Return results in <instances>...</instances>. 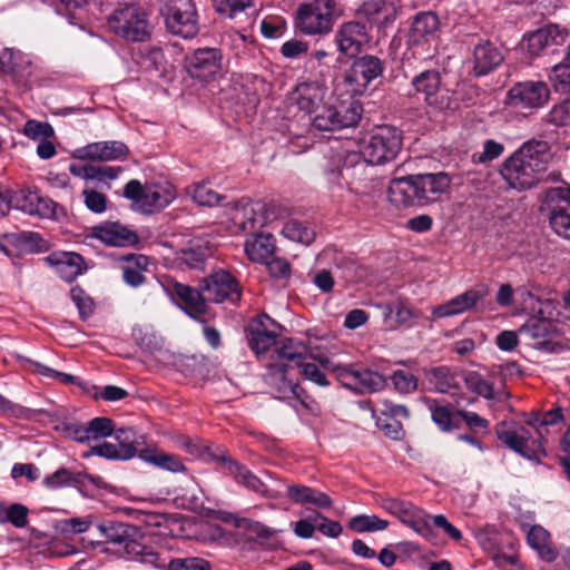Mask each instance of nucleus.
I'll return each mask as SVG.
<instances>
[{
  "instance_id": "1",
  "label": "nucleus",
  "mask_w": 570,
  "mask_h": 570,
  "mask_svg": "<svg viewBox=\"0 0 570 570\" xmlns=\"http://www.w3.org/2000/svg\"><path fill=\"white\" fill-rule=\"evenodd\" d=\"M402 148V135L393 126H379L366 135L360 142L358 153H348L345 156L337 154V160L343 165L341 168L331 170L332 179L338 177L348 179L354 177V169L365 168V164L383 165L396 158Z\"/></svg>"
},
{
  "instance_id": "2",
  "label": "nucleus",
  "mask_w": 570,
  "mask_h": 570,
  "mask_svg": "<svg viewBox=\"0 0 570 570\" xmlns=\"http://www.w3.org/2000/svg\"><path fill=\"white\" fill-rule=\"evenodd\" d=\"M548 163L547 142L530 140L523 142L502 163L500 175L512 189L519 191L531 189L542 179Z\"/></svg>"
},
{
  "instance_id": "3",
  "label": "nucleus",
  "mask_w": 570,
  "mask_h": 570,
  "mask_svg": "<svg viewBox=\"0 0 570 570\" xmlns=\"http://www.w3.org/2000/svg\"><path fill=\"white\" fill-rule=\"evenodd\" d=\"M97 529L106 542L121 546L128 560L138 561L150 567H164L165 563L160 560L158 552L135 539L138 533L136 527L122 522H110L99 524Z\"/></svg>"
},
{
  "instance_id": "4",
  "label": "nucleus",
  "mask_w": 570,
  "mask_h": 570,
  "mask_svg": "<svg viewBox=\"0 0 570 570\" xmlns=\"http://www.w3.org/2000/svg\"><path fill=\"white\" fill-rule=\"evenodd\" d=\"M340 12L335 0H304L295 14V28L305 36H326Z\"/></svg>"
},
{
  "instance_id": "5",
  "label": "nucleus",
  "mask_w": 570,
  "mask_h": 570,
  "mask_svg": "<svg viewBox=\"0 0 570 570\" xmlns=\"http://www.w3.org/2000/svg\"><path fill=\"white\" fill-rule=\"evenodd\" d=\"M542 414L532 413L527 419V424L532 426L538 436L534 438L531 432L523 426L502 425L497 430L498 438L511 450L529 460H539L546 454L543 448V425H541Z\"/></svg>"
},
{
  "instance_id": "6",
  "label": "nucleus",
  "mask_w": 570,
  "mask_h": 570,
  "mask_svg": "<svg viewBox=\"0 0 570 570\" xmlns=\"http://www.w3.org/2000/svg\"><path fill=\"white\" fill-rule=\"evenodd\" d=\"M361 115L362 107L357 101H342L332 94L314 110L309 121L318 130L333 131L356 126Z\"/></svg>"
},
{
  "instance_id": "7",
  "label": "nucleus",
  "mask_w": 570,
  "mask_h": 570,
  "mask_svg": "<svg viewBox=\"0 0 570 570\" xmlns=\"http://www.w3.org/2000/svg\"><path fill=\"white\" fill-rule=\"evenodd\" d=\"M108 26L117 36L127 41H145L150 36V24L146 12L134 4L116 9L108 18Z\"/></svg>"
},
{
  "instance_id": "8",
  "label": "nucleus",
  "mask_w": 570,
  "mask_h": 570,
  "mask_svg": "<svg viewBox=\"0 0 570 570\" xmlns=\"http://www.w3.org/2000/svg\"><path fill=\"white\" fill-rule=\"evenodd\" d=\"M324 370L336 373L337 380L357 393H374L384 389L385 379L377 372L354 366L334 365L327 357H316Z\"/></svg>"
},
{
  "instance_id": "9",
  "label": "nucleus",
  "mask_w": 570,
  "mask_h": 570,
  "mask_svg": "<svg viewBox=\"0 0 570 570\" xmlns=\"http://www.w3.org/2000/svg\"><path fill=\"white\" fill-rule=\"evenodd\" d=\"M541 210L547 214L552 230L570 240V187L548 189L542 198Z\"/></svg>"
},
{
  "instance_id": "10",
  "label": "nucleus",
  "mask_w": 570,
  "mask_h": 570,
  "mask_svg": "<svg viewBox=\"0 0 570 570\" xmlns=\"http://www.w3.org/2000/svg\"><path fill=\"white\" fill-rule=\"evenodd\" d=\"M124 196L132 200L134 206L142 213L161 209L175 199V193L170 186H142L136 179L126 184Z\"/></svg>"
},
{
  "instance_id": "11",
  "label": "nucleus",
  "mask_w": 570,
  "mask_h": 570,
  "mask_svg": "<svg viewBox=\"0 0 570 570\" xmlns=\"http://www.w3.org/2000/svg\"><path fill=\"white\" fill-rule=\"evenodd\" d=\"M382 507L425 540L430 542L435 540L436 537L430 522V515L424 510L409 501L395 498L384 499Z\"/></svg>"
},
{
  "instance_id": "12",
  "label": "nucleus",
  "mask_w": 570,
  "mask_h": 570,
  "mask_svg": "<svg viewBox=\"0 0 570 570\" xmlns=\"http://www.w3.org/2000/svg\"><path fill=\"white\" fill-rule=\"evenodd\" d=\"M267 384L273 387L279 399L296 397L312 413H317V403L305 394L304 390L288 376V366L283 361L269 363L265 375Z\"/></svg>"
},
{
  "instance_id": "13",
  "label": "nucleus",
  "mask_w": 570,
  "mask_h": 570,
  "mask_svg": "<svg viewBox=\"0 0 570 570\" xmlns=\"http://www.w3.org/2000/svg\"><path fill=\"white\" fill-rule=\"evenodd\" d=\"M384 71L382 60L372 55L357 58L346 72L345 81L354 96L363 95L370 83Z\"/></svg>"
},
{
  "instance_id": "14",
  "label": "nucleus",
  "mask_w": 570,
  "mask_h": 570,
  "mask_svg": "<svg viewBox=\"0 0 570 570\" xmlns=\"http://www.w3.org/2000/svg\"><path fill=\"white\" fill-rule=\"evenodd\" d=\"M165 20L171 33L185 39L195 37L199 30L195 4L191 0H178L168 7Z\"/></svg>"
},
{
  "instance_id": "15",
  "label": "nucleus",
  "mask_w": 570,
  "mask_h": 570,
  "mask_svg": "<svg viewBox=\"0 0 570 570\" xmlns=\"http://www.w3.org/2000/svg\"><path fill=\"white\" fill-rule=\"evenodd\" d=\"M550 97L543 81H524L514 85L507 95V104L514 108H540Z\"/></svg>"
},
{
  "instance_id": "16",
  "label": "nucleus",
  "mask_w": 570,
  "mask_h": 570,
  "mask_svg": "<svg viewBox=\"0 0 570 570\" xmlns=\"http://www.w3.org/2000/svg\"><path fill=\"white\" fill-rule=\"evenodd\" d=\"M204 296L207 301L236 303L240 298L239 284L228 272L219 269L214 272L203 284Z\"/></svg>"
},
{
  "instance_id": "17",
  "label": "nucleus",
  "mask_w": 570,
  "mask_h": 570,
  "mask_svg": "<svg viewBox=\"0 0 570 570\" xmlns=\"http://www.w3.org/2000/svg\"><path fill=\"white\" fill-rule=\"evenodd\" d=\"M334 40L342 55L353 58L368 43L370 37L363 23L348 21L338 27Z\"/></svg>"
},
{
  "instance_id": "18",
  "label": "nucleus",
  "mask_w": 570,
  "mask_h": 570,
  "mask_svg": "<svg viewBox=\"0 0 570 570\" xmlns=\"http://www.w3.org/2000/svg\"><path fill=\"white\" fill-rule=\"evenodd\" d=\"M281 326L268 315L262 314L254 318L249 325L248 343L257 354L269 350L279 335Z\"/></svg>"
},
{
  "instance_id": "19",
  "label": "nucleus",
  "mask_w": 570,
  "mask_h": 570,
  "mask_svg": "<svg viewBox=\"0 0 570 570\" xmlns=\"http://www.w3.org/2000/svg\"><path fill=\"white\" fill-rule=\"evenodd\" d=\"M332 95L328 88L320 81H305L298 83L292 92V100L299 110L311 119L314 110Z\"/></svg>"
},
{
  "instance_id": "20",
  "label": "nucleus",
  "mask_w": 570,
  "mask_h": 570,
  "mask_svg": "<svg viewBox=\"0 0 570 570\" xmlns=\"http://www.w3.org/2000/svg\"><path fill=\"white\" fill-rule=\"evenodd\" d=\"M414 181L419 206L438 202L451 184L449 176L443 173L414 175Z\"/></svg>"
},
{
  "instance_id": "21",
  "label": "nucleus",
  "mask_w": 570,
  "mask_h": 570,
  "mask_svg": "<svg viewBox=\"0 0 570 570\" xmlns=\"http://www.w3.org/2000/svg\"><path fill=\"white\" fill-rule=\"evenodd\" d=\"M222 53L216 48H200L188 59V71L191 77L209 80L222 70Z\"/></svg>"
},
{
  "instance_id": "22",
  "label": "nucleus",
  "mask_w": 570,
  "mask_h": 570,
  "mask_svg": "<svg viewBox=\"0 0 570 570\" xmlns=\"http://www.w3.org/2000/svg\"><path fill=\"white\" fill-rule=\"evenodd\" d=\"M127 154L128 147L117 140L91 142L75 150V157L82 160H119Z\"/></svg>"
},
{
  "instance_id": "23",
  "label": "nucleus",
  "mask_w": 570,
  "mask_h": 570,
  "mask_svg": "<svg viewBox=\"0 0 570 570\" xmlns=\"http://www.w3.org/2000/svg\"><path fill=\"white\" fill-rule=\"evenodd\" d=\"M440 21L433 12L417 13L407 33V45L420 47L436 39Z\"/></svg>"
},
{
  "instance_id": "24",
  "label": "nucleus",
  "mask_w": 570,
  "mask_h": 570,
  "mask_svg": "<svg viewBox=\"0 0 570 570\" xmlns=\"http://www.w3.org/2000/svg\"><path fill=\"white\" fill-rule=\"evenodd\" d=\"M412 86L415 92L423 96L424 101L436 109L448 104L441 92V76L436 70H425L413 78Z\"/></svg>"
},
{
  "instance_id": "25",
  "label": "nucleus",
  "mask_w": 570,
  "mask_h": 570,
  "mask_svg": "<svg viewBox=\"0 0 570 570\" xmlns=\"http://www.w3.org/2000/svg\"><path fill=\"white\" fill-rule=\"evenodd\" d=\"M10 204L31 216L50 217L53 215L55 203L29 189L17 191L12 196Z\"/></svg>"
},
{
  "instance_id": "26",
  "label": "nucleus",
  "mask_w": 570,
  "mask_h": 570,
  "mask_svg": "<svg viewBox=\"0 0 570 570\" xmlns=\"http://www.w3.org/2000/svg\"><path fill=\"white\" fill-rule=\"evenodd\" d=\"M568 37L566 29L549 24L530 33L523 42L524 50L531 56H538L549 45H562Z\"/></svg>"
},
{
  "instance_id": "27",
  "label": "nucleus",
  "mask_w": 570,
  "mask_h": 570,
  "mask_svg": "<svg viewBox=\"0 0 570 570\" xmlns=\"http://www.w3.org/2000/svg\"><path fill=\"white\" fill-rule=\"evenodd\" d=\"M46 262L66 282H72L86 269L81 255L73 252H53L46 257Z\"/></svg>"
},
{
  "instance_id": "28",
  "label": "nucleus",
  "mask_w": 570,
  "mask_h": 570,
  "mask_svg": "<svg viewBox=\"0 0 570 570\" xmlns=\"http://www.w3.org/2000/svg\"><path fill=\"white\" fill-rule=\"evenodd\" d=\"M358 14L377 28L391 26L397 16V9L390 0H368L358 9Z\"/></svg>"
},
{
  "instance_id": "29",
  "label": "nucleus",
  "mask_w": 570,
  "mask_h": 570,
  "mask_svg": "<svg viewBox=\"0 0 570 570\" xmlns=\"http://www.w3.org/2000/svg\"><path fill=\"white\" fill-rule=\"evenodd\" d=\"M482 296L483 294L475 288L468 289L448 302L433 307L432 315L434 318H443L462 314L472 309Z\"/></svg>"
},
{
  "instance_id": "30",
  "label": "nucleus",
  "mask_w": 570,
  "mask_h": 570,
  "mask_svg": "<svg viewBox=\"0 0 570 570\" xmlns=\"http://www.w3.org/2000/svg\"><path fill=\"white\" fill-rule=\"evenodd\" d=\"M503 61L501 51L490 41H481L473 49V72L485 76Z\"/></svg>"
},
{
  "instance_id": "31",
  "label": "nucleus",
  "mask_w": 570,
  "mask_h": 570,
  "mask_svg": "<svg viewBox=\"0 0 570 570\" xmlns=\"http://www.w3.org/2000/svg\"><path fill=\"white\" fill-rule=\"evenodd\" d=\"M387 196L391 204L399 208L419 206L414 175L392 179L389 185Z\"/></svg>"
},
{
  "instance_id": "32",
  "label": "nucleus",
  "mask_w": 570,
  "mask_h": 570,
  "mask_svg": "<svg viewBox=\"0 0 570 570\" xmlns=\"http://www.w3.org/2000/svg\"><path fill=\"white\" fill-rule=\"evenodd\" d=\"M94 235L102 243L110 246H129L138 242V236L132 230L119 223H105L94 228Z\"/></svg>"
},
{
  "instance_id": "33",
  "label": "nucleus",
  "mask_w": 570,
  "mask_h": 570,
  "mask_svg": "<svg viewBox=\"0 0 570 570\" xmlns=\"http://www.w3.org/2000/svg\"><path fill=\"white\" fill-rule=\"evenodd\" d=\"M286 495L297 504H313L318 509H330L333 505V500L326 493L303 484L288 485Z\"/></svg>"
},
{
  "instance_id": "34",
  "label": "nucleus",
  "mask_w": 570,
  "mask_h": 570,
  "mask_svg": "<svg viewBox=\"0 0 570 570\" xmlns=\"http://www.w3.org/2000/svg\"><path fill=\"white\" fill-rule=\"evenodd\" d=\"M218 460L222 462L225 472L230 474L237 483L257 493L265 492V484L246 466L225 454L219 456Z\"/></svg>"
},
{
  "instance_id": "35",
  "label": "nucleus",
  "mask_w": 570,
  "mask_h": 570,
  "mask_svg": "<svg viewBox=\"0 0 570 570\" xmlns=\"http://www.w3.org/2000/svg\"><path fill=\"white\" fill-rule=\"evenodd\" d=\"M424 403L430 410L432 421L441 431L449 432L459 428L460 412H455L450 404H444L432 399H425Z\"/></svg>"
},
{
  "instance_id": "36",
  "label": "nucleus",
  "mask_w": 570,
  "mask_h": 570,
  "mask_svg": "<svg viewBox=\"0 0 570 570\" xmlns=\"http://www.w3.org/2000/svg\"><path fill=\"white\" fill-rule=\"evenodd\" d=\"M425 381L429 389L436 393H449L459 386L455 373L446 366L428 370L425 372Z\"/></svg>"
},
{
  "instance_id": "37",
  "label": "nucleus",
  "mask_w": 570,
  "mask_h": 570,
  "mask_svg": "<svg viewBox=\"0 0 570 570\" xmlns=\"http://www.w3.org/2000/svg\"><path fill=\"white\" fill-rule=\"evenodd\" d=\"M527 541L542 560L551 562L557 559L558 552L551 543L550 534L541 525L530 528L527 534Z\"/></svg>"
},
{
  "instance_id": "38",
  "label": "nucleus",
  "mask_w": 570,
  "mask_h": 570,
  "mask_svg": "<svg viewBox=\"0 0 570 570\" xmlns=\"http://www.w3.org/2000/svg\"><path fill=\"white\" fill-rule=\"evenodd\" d=\"M1 63L7 72L20 78H29L33 72V65L28 55L13 49H4Z\"/></svg>"
},
{
  "instance_id": "39",
  "label": "nucleus",
  "mask_w": 570,
  "mask_h": 570,
  "mask_svg": "<svg viewBox=\"0 0 570 570\" xmlns=\"http://www.w3.org/2000/svg\"><path fill=\"white\" fill-rule=\"evenodd\" d=\"M275 248L273 236L258 234L245 242L244 250L253 262L264 263L269 259Z\"/></svg>"
},
{
  "instance_id": "40",
  "label": "nucleus",
  "mask_w": 570,
  "mask_h": 570,
  "mask_svg": "<svg viewBox=\"0 0 570 570\" xmlns=\"http://www.w3.org/2000/svg\"><path fill=\"white\" fill-rule=\"evenodd\" d=\"M262 209L259 203L250 200L237 203L230 212V218L242 230L255 228L258 223L257 212Z\"/></svg>"
},
{
  "instance_id": "41",
  "label": "nucleus",
  "mask_w": 570,
  "mask_h": 570,
  "mask_svg": "<svg viewBox=\"0 0 570 570\" xmlns=\"http://www.w3.org/2000/svg\"><path fill=\"white\" fill-rule=\"evenodd\" d=\"M173 293L184 303L188 313H203L205 311L207 298L204 296L203 287L199 292L190 286L176 283L173 286Z\"/></svg>"
},
{
  "instance_id": "42",
  "label": "nucleus",
  "mask_w": 570,
  "mask_h": 570,
  "mask_svg": "<svg viewBox=\"0 0 570 570\" xmlns=\"http://www.w3.org/2000/svg\"><path fill=\"white\" fill-rule=\"evenodd\" d=\"M538 313L540 316H531L520 326L519 333L531 340H546L551 333L552 324L542 308H539Z\"/></svg>"
},
{
  "instance_id": "43",
  "label": "nucleus",
  "mask_w": 570,
  "mask_h": 570,
  "mask_svg": "<svg viewBox=\"0 0 570 570\" xmlns=\"http://www.w3.org/2000/svg\"><path fill=\"white\" fill-rule=\"evenodd\" d=\"M29 509L21 503L7 504L0 501V524L11 523L16 528L28 524Z\"/></svg>"
},
{
  "instance_id": "44",
  "label": "nucleus",
  "mask_w": 570,
  "mask_h": 570,
  "mask_svg": "<svg viewBox=\"0 0 570 570\" xmlns=\"http://www.w3.org/2000/svg\"><path fill=\"white\" fill-rule=\"evenodd\" d=\"M136 431L131 428L118 429L115 432V445L121 453L122 460L132 459L137 453V446L140 444Z\"/></svg>"
},
{
  "instance_id": "45",
  "label": "nucleus",
  "mask_w": 570,
  "mask_h": 570,
  "mask_svg": "<svg viewBox=\"0 0 570 570\" xmlns=\"http://www.w3.org/2000/svg\"><path fill=\"white\" fill-rule=\"evenodd\" d=\"M141 458L146 462L173 473H180L186 470L180 458L175 454L166 452H151L142 454Z\"/></svg>"
},
{
  "instance_id": "46",
  "label": "nucleus",
  "mask_w": 570,
  "mask_h": 570,
  "mask_svg": "<svg viewBox=\"0 0 570 570\" xmlns=\"http://www.w3.org/2000/svg\"><path fill=\"white\" fill-rule=\"evenodd\" d=\"M389 527V521L375 514H358L348 522V528L356 533L383 531Z\"/></svg>"
},
{
  "instance_id": "47",
  "label": "nucleus",
  "mask_w": 570,
  "mask_h": 570,
  "mask_svg": "<svg viewBox=\"0 0 570 570\" xmlns=\"http://www.w3.org/2000/svg\"><path fill=\"white\" fill-rule=\"evenodd\" d=\"M164 567H155L156 569L167 570H212L207 560L202 558H177L168 559L160 554Z\"/></svg>"
},
{
  "instance_id": "48",
  "label": "nucleus",
  "mask_w": 570,
  "mask_h": 570,
  "mask_svg": "<svg viewBox=\"0 0 570 570\" xmlns=\"http://www.w3.org/2000/svg\"><path fill=\"white\" fill-rule=\"evenodd\" d=\"M282 234L287 239L304 245L311 244L315 238L314 230L298 220L287 222L282 229Z\"/></svg>"
},
{
  "instance_id": "49",
  "label": "nucleus",
  "mask_w": 570,
  "mask_h": 570,
  "mask_svg": "<svg viewBox=\"0 0 570 570\" xmlns=\"http://www.w3.org/2000/svg\"><path fill=\"white\" fill-rule=\"evenodd\" d=\"M490 557L495 566L502 569L518 564L515 543L511 539L504 540Z\"/></svg>"
},
{
  "instance_id": "50",
  "label": "nucleus",
  "mask_w": 570,
  "mask_h": 570,
  "mask_svg": "<svg viewBox=\"0 0 570 570\" xmlns=\"http://www.w3.org/2000/svg\"><path fill=\"white\" fill-rule=\"evenodd\" d=\"M306 346L295 338H285L276 350L277 355L282 360L294 362L296 366L298 362L306 360Z\"/></svg>"
},
{
  "instance_id": "51",
  "label": "nucleus",
  "mask_w": 570,
  "mask_h": 570,
  "mask_svg": "<svg viewBox=\"0 0 570 570\" xmlns=\"http://www.w3.org/2000/svg\"><path fill=\"white\" fill-rule=\"evenodd\" d=\"M463 379L465 386L470 392L488 400L494 397L492 384L487 382L480 373L469 371L464 374Z\"/></svg>"
},
{
  "instance_id": "52",
  "label": "nucleus",
  "mask_w": 570,
  "mask_h": 570,
  "mask_svg": "<svg viewBox=\"0 0 570 570\" xmlns=\"http://www.w3.org/2000/svg\"><path fill=\"white\" fill-rule=\"evenodd\" d=\"M188 194L191 196L194 202L200 206H215L218 205L222 199L220 196L205 181L193 185L188 189Z\"/></svg>"
},
{
  "instance_id": "53",
  "label": "nucleus",
  "mask_w": 570,
  "mask_h": 570,
  "mask_svg": "<svg viewBox=\"0 0 570 570\" xmlns=\"http://www.w3.org/2000/svg\"><path fill=\"white\" fill-rule=\"evenodd\" d=\"M115 424L111 419L98 416L87 423L88 442L107 438L112 434Z\"/></svg>"
},
{
  "instance_id": "54",
  "label": "nucleus",
  "mask_w": 570,
  "mask_h": 570,
  "mask_svg": "<svg viewBox=\"0 0 570 570\" xmlns=\"http://www.w3.org/2000/svg\"><path fill=\"white\" fill-rule=\"evenodd\" d=\"M475 539L481 548L490 556L502 542L504 538L492 527H487L475 531Z\"/></svg>"
},
{
  "instance_id": "55",
  "label": "nucleus",
  "mask_w": 570,
  "mask_h": 570,
  "mask_svg": "<svg viewBox=\"0 0 570 570\" xmlns=\"http://www.w3.org/2000/svg\"><path fill=\"white\" fill-rule=\"evenodd\" d=\"M56 430L63 436L79 443L88 442L87 424H82L77 421H65L58 424Z\"/></svg>"
},
{
  "instance_id": "56",
  "label": "nucleus",
  "mask_w": 570,
  "mask_h": 570,
  "mask_svg": "<svg viewBox=\"0 0 570 570\" xmlns=\"http://www.w3.org/2000/svg\"><path fill=\"white\" fill-rule=\"evenodd\" d=\"M550 81L556 91L570 92V62L556 65L551 70Z\"/></svg>"
},
{
  "instance_id": "57",
  "label": "nucleus",
  "mask_w": 570,
  "mask_h": 570,
  "mask_svg": "<svg viewBox=\"0 0 570 570\" xmlns=\"http://www.w3.org/2000/svg\"><path fill=\"white\" fill-rule=\"evenodd\" d=\"M23 134L33 140H42L53 136V128L48 122L28 120L23 127Z\"/></svg>"
},
{
  "instance_id": "58",
  "label": "nucleus",
  "mask_w": 570,
  "mask_h": 570,
  "mask_svg": "<svg viewBox=\"0 0 570 570\" xmlns=\"http://www.w3.org/2000/svg\"><path fill=\"white\" fill-rule=\"evenodd\" d=\"M76 479L73 474L67 469H58L52 474L45 476L42 483L49 490H57L63 487H68L73 483Z\"/></svg>"
},
{
  "instance_id": "59",
  "label": "nucleus",
  "mask_w": 570,
  "mask_h": 570,
  "mask_svg": "<svg viewBox=\"0 0 570 570\" xmlns=\"http://www.w3.org/2000/svg\"><path fill=\"white\" fill-rule=\"evenodd\" d=\"M254 6L253 0H217L216 9L220 14L234 18L237 13Z\"/></svg>"
},
{
  "instance_id": "60",
  "label": "nucleus",
  "mask_w": 570,
  "mask_h": 570,
  "mask_svg": "<svg viewBox=\"0 0 570 570\" xmlns=\"http://www.w3.org/2000/svg\"><path fill=\"white\" fill-rule=\"evenodd\" d=\"M297 367L299 368L301 375L305 380H308L318 386L328 385V381L325 374L320 370V367L316 364L303 360L302 362H298Z\"/></svg>"
},
{
  "instance_id": "61",
  "label": "nucleus",
  "mask_w": 570,
  "mask_h": 570,
  "mask_svg": "<svg viewBox=\"0 0 570 570\" xmlns=\"http://www.w3.org/2000/svg\"><path fill=\"white\" fill-rule=\"evenodd\" d=\"M392 382L400 393H411L417 387L416 377L406 371L397 370L392 375Z\"/></svg>"
},
{
  "instance_id": "62",
  "label": "nucleus",
  "mask_w": 570,
  "mask_h": 570,
  "mask_svg": "<svg viewBox=\"0 0 570 570\" xmlns=\"http://www.w3.org/2000/svg\"><path fill=\"white\" fill-rule=\"evenodd\" d=\"M313 520L316 523V529L326 537L337 538L343 531L340 522L330 520L318 512H313Z\"/></svg>"
},
{
  "instance_id": "63",
  "label": "nucleus",
  "mask_w": 570,
  "mask_h": 570,
  "mask_svg": "<svg viewBox=\"0 0 570 570\" xmlns=\"http://www.w3.org/2000/svg\"><path fill=\"white\" fill-rule=\"evenodd\" d=\"M548 120L556 126H567L570 124V96L562 102L553 106L548 114Z\"/></svg>"
},
{
  "instance_id": "64",
  "label": "nucleus",
  "mask_w": 570,
  "mask_h": 570,
  "mask_svg": "<svg viewBox=\"0 0 570 570\" xmlns=\"http://www.w3.org/2000/svg\"><path fill=\"white\" fill-rule=\"evenodd\" d=\"M286 29V21L282 17H268L261 22V31L266 38H278Z\"/></svg>"
}]
</instances>
